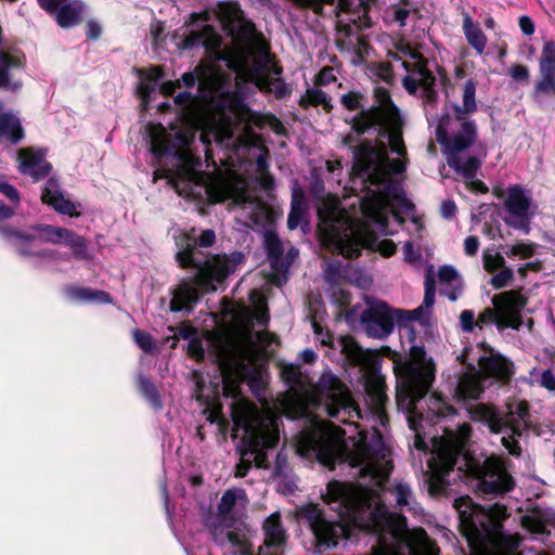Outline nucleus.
<instances>
[{"label":"nucleus","instance_id":"18","mask_svg":"<svg viewBox=\"0 0 555 555\" xmlns=\"http://www.w3.org/2000/svg\"><path fill=\"white\" fill-rule=\"evenodd\" d=\"M412 362L406 369L404 385L409 397V412L416 414L418 404L431 388L435 380L436 367L423 347L411 348Z\"/></svg>","mask_w":555,"mask_h":555},{"label":"nucleus","instance_id":"56","mask_svg":"<svg viewBox=\"0 0 555 555\" xmlns=\"http://www.w3.org/2000/svg\"><path fill=\"white\" fill-rule=\"evenodd\" d=\"M334 81H336V76L332 67L322 68L317 77V85L319 86H327Z\"/></svg>","mask_w":555,"mask_h":555},{"label":"nucleus","instance_id":"44","mask_svg":"<svg viewBox=\"0 0 555 555\" xmlns=\"http://www.w3.org/2000/svg\"><path fill=\"white\" fill-rule=\"evenodd\" d=\"M264 246L270 259L271 266L275 269L280 266L281 257L283 256L284 247L279 236L275 233L267 232L264 235Z\"/></svg>","mask_w":555,"mask_h":555},{"label":"nucleus","instance_id":"57","mask_svg":"<svg viewBox=\"0 0 555 555\" xmlns=\"http://www.w3.org/2000/svg\"><path fill=\"white\" fill-rule=\"evenodd\" d=\"M299 251L295 247H291L286 254L285 257H281L280 266L276 267V270H287L291 264L295 261V259L298 257Z\"/></svg>","mask_w":555,"mask_h":555},{"label":"nucleus","instance_id":"30","mask_svg":"<svg viewBox=\"0 0 555 555\" xmlns=\"http://www.w3.org/2000/svg\"><path fill=\"white\" fill-rule=\"evenodd\" d=\"M248 503L246 492L241 488L228 489L218 504V514L223 521L234 520Z\"/></svg>","mask_w":555,"mask_h":555},{"label":"nucleus","instance_id":"19","mask_svg":"<svg viewBox=\"0 0 555 555\" xmlns=\"http://www.w3.org/2000/svg\"><path fill=\"white\" fill-rule=\"evenodd\" d=\"M403 53L408 55L412 62H403V66L408 72L402 79V86L408 93L418 95L425 105L436 103L438 92L436 90V76L428 68V61L411 47H405Z\"/></svg>","mask_w":555,"mask_h":555},{"label":"nucleus","instance_id":"45","mask_svg":"<svg viewBox=\"0 0 555 555\" xmlns=\"http://www.w3.org/2000/svg\"><path fill=\"white\" fill-rule=\"evenodd\" d=\"M540 74L555 75V42L548 40L544 43L540 57Z\"/></svg>","mask_w":555,"mask_h":555},{"label":"nucleus","instance_id":"40","mask_svg":"<svg viewBox=\"0 0 555 555\" xmlns=\"http://www.w3.org/2000/svg\"><path fill=\"white\" fill-rule=\"evenodd\" d=\"M553 96H555V75L541 74L533 91L534 101L540 106H543L545 104V99Z\"/></svg>","mask_w":555,"mask_h":555},{"label":"nucleus","instance_id":"37","mask_svg":"<svg viewBox=\"0 0 555 555\" xmlns=\"http://www.w3.org/2000/svg\"><path fill=\"white\" fill-rule=\"evenodd\" d=\"M68 296L79 302L111 304L112 297L104 291H96L87 287H72L67 291Z\"/></svg>","mask_w":555,"mask_h":555},{"label":"nucleus","instance_id":"9","mask_svg":"<svg viewBox=\"0 0 555 555\" xmlns=\"http://www.w3.org/2000/svg\"><path fill=\"white\" fill-rule=\"evenodd\" d=\"M318 216L322 242L333 253L353 258L360 255L362 248H376V237L369 227L354 222L340 209L337 197L323 198L318 206Z\"/></svg>","mask_w":555,"mask_h":555},{"label":"nucleus","instance_id":"52","mask_svg":"<svg viewBox=\"0 0 555 555\" xmlns=\"http://www.w3.org/2000/svg\"><path fill=\"white\" fill-rule=\"evenodd\" d=\"M513 270L504 267L499 273L491 278L490 284L493 286V288L501 289L513 280Z\"/></svg>","mask_w":555,"mask_h":555},{"label":"nucleus","instance_id":"49","mask_svg":"<svg viewBox=\"0 0 555 555\" xmlns=\"http://www.w3.org/2000/svg\"><path fill=\"white\" fill-rule=\"evenodd\" d=\"M151 36L154 50L162 56L160 50L166 48L168 40V34L165 33V24L160 21L153 22L151 25Z\"/></svg>","mask_w":555,"mask_h":555},{"label":"nucleus","instance_id":"34","mask_svg":"<svg viewBox=\"0 0 555 555\" xmlns=\"http://www.w3.org/2000/svg\"><path fill=\"white\" fill-rule=\"evenodd\" d=\"M366 393L370 399V404L372 405V411L380 420V423L384 424L386 418L383 411L384 402L386 400V395L384 392V380L379 376L371 378L366 383Z\"/></svg>","mask_w":555,"mask_h":555},{"label":"nucleus","instance_id":"43","mask_svg":"<svg viewBox=\"0 0 555 555\" xmlns=\"http://www.w3.org/2000/svg\"><path fill=\"white\" fill-rule=\"evenodd\" d=\"M140 392L145 397L154 410H162L163 403L155 385L144 375L138 376Z\"/></svg>","mask_w":555,"mask_h":555},{"label":"nucleus","instance_id":"42","mask_svg":"<svg viewBox=\"0 0 555 555\" xmlns=\"http://www.w3.org/2000/svg\"><path fill=\"white\" fill-rule=\"evenodd\" d=\"M305 199L301 193H294L292 207L287 218V225L291 230L297 229L305 219Z\"/></svg>","mask_w":555,"mask_h":555},{"label":"nucleus","instance_id":"55","mask_svg":"<svg viewBox=\"0 0 555 555\" xmlns=\"http://www.w3.org/2000/svg\"><path fill=\"white\" fill-rule=\"evenodd\" d=\"M0 193H2L16 205L20 203V194L17 190L3 178H0Z\"/></svg>","mask_w":555,"mask_h":555},{"label":"nucleus","instance_id":"13","mask_svg":"<svg viewBox=\"0 0 555 555\" xmlns=\"http://www.w3.org/2000/svg\"><path fill=\"white\" fill-rule=\"evenodd\" d=\"M175 188L178 195L186 198L206 197L211 204L230 201V205L246 210L251 221H257L264 210L263 203L248 191L243 180H215L205 184L194 179H182L176 166Z\"/></svg>","mask_w":555,"mask_h":555},{"label":"nucleus","instance_id":"23","mask_svg":"<svg viewBox=\"0 0 555 555\" xmlns=\"http://www.w3.org/2000/svg\"><path fill=\"white\" fill-rule=\"evenodd\" d=\"M236 347L223 351L217 366L220 373L219 380L215 385L214 396L222 393L224 397L236 398L238 395V380L243 378L245 371L244 359Z\"/></svg>","mask_w":555,"mask_h":555},{"label":"nucleus","instance_id":"29","mask_svg":"<svg viewBox=\"0 0 555 555\" xmlns=\"http://www.w3.org/2000/svg\"><path fill=\"white\" fill-rule=\"evenodd\" d=\"M18 162L20 171L30 176L35 181L43 179L51 170V165L44 159L43 154L31 149H21Z\"/></svg>","mask_w":555,"mask_h":555},{"label":"nucleus","instance_id":"63","mask_svg":"<svg viewBox=\"0 0 555 555\" xmlns=\"http://www.w3.org/2000/svg\"><path fill=\"white\" fill-rule=\"evenodd\" d=\"M37 256L50 259V260H63L67 261L69 259V256L67 254H60L56 250L53 249H43L40 253L36 254Z\"/></svg>","mask_w":555,"mask_h":555},{"label":"nucleus","instance_id":"51","mask_svg":"<svg viewBox=\"0 0 555 555\" xmlns=\"http://www.w3.org/2000/svg\"><path fill=\"white\" fill-rule=\"evenodd\" d=\"M363 94L359 91H349L340 96V102L348 111L362 108Z\"/></svg>","mask_w":555,"mask_h":555},{"label":"nucleus","instance_id":"27","mask_svg":"<svg viewBox=\"0 0 555 555\" xmlns=\"http://www.w3.org/2000/svg\"><path fill=\"white\" fill-rule=\"evenodd\" d=\"M264 543L259 547L258 555H282L281 547L286 542L285 529L279 513L271 514L263 522Z\"/></svg>","mask_w":555,"mask_h":555},{"label":"nucleus","instance_id":"25","mask_svg":"<svg viewBox=\"0 0 555 555\" xmlns=\"http://www.w3.org/2000/svg\"><path fill=\"white\" fill-rule=\"evenodd\" d=\"M40 233L39 240L43 243L64 244L72 249V256L78 260L91 258L87 241L72 230L50 224H41L35 228Z\"/></svg>","mask_w":555,"mask_h":555},{"label":"nucleus","instance_id":"54","mask_svg":"<svg viewBox=\"0 0 555 555\" xmlns=\"http://www.w3.org/2000/svg\"><path fill=\"white\" fill-rule=\"evenodd\" d=\"M460 324H461V328L464 332H467V333L473 332L475 326L478 325L477 321H475L474 311L463 310L460 314Z\"/></svg>","mask_w":555,"mask_h":555},{"label":"nucleus","instance_id":"46","mask_svg":"<svg viewBox=\"0 0 555 555\" xmlns=\"http://www.w3.org/2000/svg\"><path fill=\"white\" fill-rule=\"evenodd\" d=\"M339 346L346 357L356 364H361L364 360L363 349L350 337L339 339Z\"/></svg>","mask_w":555,"mask_h":555},{"label":"nucleus","instance_id":"61","mask_svg":"<svg viewBox=\"0 0 555 555\" xmlns=\"http://www.w3.org/2000/svg\"><path fill=\"white\" fill-rule=\"evenodd\" d=\"M339 269H340L339 264L330 263L324 271V278H325L326 282H328L331 284L338 283L339 275H340Z\"/></svg>","mask_w":555,"mask_h":555},{"label":"nucleus","instance_id":"36","mask_svg":"<svg viewBox=\"0 0 555 555\" xmlns=\"http://www.w3.org/2000/svg\"><path fill=\"white\" fill-rule=\"evenodd\" d=\"M463 31L467 42L478 54H482L487 46V38L479 25L474 23L468 14H465L463 20Z\"/></svg>","mask_w":555,"mask_h":555},{"label":"nucleus","instance_id":"8","mask_svg":"<svg viewBox=\"0 0 555 555\" xmlns=\"http://www.w3.org/2000/svg\"><path fill=\"white\" fill-rule=\"evenodd\" d=\"M183 250L176 253V262L182 268H192L194 279L192 282H181L176 286V312L189 309V306L198 299V288L216 291L214 283H221L229 274L234 272L236 264L242 261V254L227 256H212L205 261L195 256L197 246L210 247L216 241L212 230H204L198 241L185 237Z\"/></svg>","mask_w":555,"mask_h":555},{"label":"nucleus","instance_id":"1","mask_svg":"<svg viewBox=\"0 0 555 555\" xmlns=\"http://www.w3.org/2000/svg\"><path fill=\"white\" fill-rule=\"evenodd\" d=\"M357 135H374V140L356 141L352 134L343 139V144L351 149L353 156L354 181L360 180L365 193L360 197L362 214L367 222L385 231L388 209L393 201L401 197V189L391 173H402L406 169V149L403 141V119L395 105L389 91L384 87L374 88V104L361 109L350 121Z\"/></svg>","mask_w":555,"mask_h":555},{"label":"nucleus","instance_id":"58","mask_svg":"<svg viewBox=\"0 0 555 555\" xmlns=\"http://www.w3.org/2000/svg\"><path fill=\"white\" fill-rule=\"evenodd\" d=\"M509 75L516 81H527L529 78V70L526 66L517 64L509 68Z\"/></svg>","mask_w":555,"mask_h":555},{"label":"nucleus","instance_id":"62","mask_svg":"<svg viewBox=\"0 0 555 555\" xmlns=\"http://www.w3.org/2000/svg\"><path fill=\"white\" fill-rule=\"evenodd\" d=\"M479 248V240L477 236H467L464 241V251L467 256H475Z\"/></svg>","mask_w":555,"mask_h":555},{"label":"nucleus","instance_id":"15","mask_svg":"<svg viewBox=\"0 0 555 555\" xmlns=\"http://www.w3.org/2000/svg\"><path fill=\"white\" fill-rule=\"evenodd\" d=\"M173 121H167V127L160 122H147L144 127L143 139L151 153V163L155 168L154 181L165 180L167 186L173 185V145L170 130Z\"/></svg>","mask_w":555,"mask_h":555},{"label":"nucleus","instance_id":"38","mask_svg":"<svg viewBox=\"0 0 555 555\" xmlns=\"http://www.w3.org/2000/svg\"><path fill=\"white\" fill-rule=\"evenodd\" d=\"M214 541L221 546L241 547L245 543V538L241 533L230 530L227 526H215L211 529Z\"/></svg>","mask_w":555,"mask_h":555},{"label":"nucleus","instance_id":"12","mask_svg":"<svg viewBox=\"0 0 555 555\" xmlns=\"http://www.w3.org/2000/svg\"><path fill=\"white\" fill-rule=\"evenodd\" d=\"M435 281L427 276L423 304L413 310L395 309L382 300L365 296L366 308L360 315L361 327L369 337L385 339L393 332L396 324L401 327L408 326L412 321L424 322L427 319L426 311L435 304Z\"/></svg>","mask_w":555,"mask_h":555},{"label":"nucleus","instance_id":"50","mask_svg":"<svg viewBox=\"0 0 555 555\" xmlns=\"http://www.w3.org/2000/svg\"><path fill=\"white\" fill-rule=\"evenodd\" d=\"M483 268L488 272H493L498 269H503L505 267V259L499 253H491L489 250L483 251L482 255Z\"/></svg>","mask_w":555,"mask_h":555},{"label":"nucleus","instance_id":"3","mask_svg":"<svg viewBox=\"0 0 555 555\" xmlns=\"http://www.w3.org/2000/svg\"><path fill=\"white\" fill-rule=\"evenodd\" d=\"M358 435L347 441L343 429L333 423L318 422L313 429L301 433L298 451L302 455H314L331 469L336 463H348L358 467L361 476L382 478L384 470L379 461H386L388 455L383 436L374 430L367 441L361 431Z\"/></svg>","mask_w":555,"mask_h":555},{"label":"nucleus","instance_id":"17","mask_svg":"<svg viewBox=\"0 0 555 555\" xmlns=\"http://www.w3.org/2000/svg\"><path fill=\"white\" fill-rule=\"evenodd\" d=\"M137 95L140 100L141 115L152 109L168 113L171 109L173 81L165 79L164 72L158 66L137 69Z\"/></svg>","mask_w":555,"mask_h":555},{"label":"nucleus","instance_id":"53","mask_svg":"<svg viewBox=\"0 0 555 555\" xmlns=\"http://www.w3.org/2000/svg\"><path fill=\"white\" fill-rule=\"evenodd\" d=\"M247 340L250 345L267 348L274 340V336L269 332L258 331L256 333H250Z\"/></svg>","mask_w":555,"mask_h":555},{"label":"nucleus","instance_id":"39","mask_svg":"<svg viewBox=\"0 0 555 555\" xmlns=\"http://www.w3.org/2000/svg\"><path fill=\"white\" fill-rule=\"evenodd\" d=\"M455 409L448 404L446 400L437 395L433 393L427 401V418L430 421L436 417L437 420L455 415Z\"/></svg>","mask_w":555,"mask_h":555},{"label":"nucleus","instance_id":"20","mask_svg":"<svg viewBox=\"0 0 555 555\" xmlns=\"http://www.w3.org/2000/svg\"><path fill=\"white\" fill-rule=\"evenodd\" d=\"M297 518L312 532L318 553L336 546L338 540L346 533V527L339 521L328 519L318 504L298 508Z\"/></svg>","mask_w":555,"mask_h":555},{"label":"nucleus","instance_id":"21","mask_svg":"<svg viewBox=\"0 0 555 555\" xmlns=\"http://www.w3.org/2000/svg\"><path fill=\"white\" fill-rule=\"evenodd\" d=\"M493 308L485 309L477 319L479 324H496L499 328L512 327L519 330L520 312L527 305V298L518 292L508 291L494 295L491 299Z\"/></svg>","mask_w":555,"mask_h":555},{"label":"nucleus","instance_id":"31","mask_svg":"<svg viewBox=\"0 0 555 555\" xmlns=\"http://www.w3.org/2000/svg\"><path fill=\"white\" fill-rule=\"evenodd\" d=\"M438 280L440 284V294L448 297L451 301L457 300L462 293V279L459 272L452 266H442L438 270Z\"/></svg>","mask_w":555,"mask_h":555},{"label":"nucleus","instance_id":"33","mask_svg":"<svg viewBox=\"0 0 555 555\" xmlns=\"http://www.w3.org/2000/svg\"><path fill=\"white\" fill-rule=\"evenodd\" d=\"M83 9L85 4L81 0H72L63 3L56 12L52 13L61 27H72L81 21Z\"/></svg>","mask_w":555,"mask_h":555},{"label":"nucleus","instance_id":"64","mask_svg":"<svg viewBox=\"0 0 555 555\" xmlns=\"http://www.w3.org/2000/svg\"><path fill=\"white\" fill-rule=\"evenodd\" d=\"M456 212V205L453 201H443L440 206V214L446 219H451Z\"/></svg>","mask_w":555,"mask_h":555},{"label":"nucleus","instance_id":"41","mask_svg":"<svg viewBox=\"0 0 555 555\" xmlns=\"http://www.w3.org/2000/svg\"><path fill=\"white\" fill-rule=\"evenodd\" d=\"M299 104L305 108L310 105H322L326 112H331L333 108L331 98L327 93L317 88L307 89L306 93L301 96Z\"/></svg>","mask_w":555,"mask_h":555},{"label":"nucleus","instance_id":"5","mask_svg":"<svg viewBox=\"0 0 555 555\" xmlns=\"http://www.w3.org/2000/svg\"><path fill=\"white\" fill-rule=\"evenodd\" d=\"M327 503H338L339 516L356 526L378 535L374 555H402L399 546L405 542L406 519L402 515L389 513L387 507L366 493L353 490L339 482L327 486Z\"/></svg>","mask_w":555,"mask_h":555},{"label":"nucleus","instance_id":"28","mask_svg":"<svg viewBox=\"0 0 555 555\" xmlns=\"http://www.w3.org/2000/svg\"><path fill=\"white\" fill-rule=\"evenodd\" d=\"M42 202L52 206L55 211L62 215H68L70 217H79L80 211L77 209L81 207L79 203H74L66 198L64 193L61 191L59 180L50 178L42 191Z\"/></svg>","mask_w":555,"mask_h":555},{"label":"nucleus","instance_id":"47","mask_svg":"<svg viewBox=\"0 0 555 555\" xmlns=\"http://www.w3.org/2000/svg\"><path fill=\"white\" fill-rule=\"evenodd\" d=\"M391 493L395 496L397 506L413 508L412 504L414 502V498L411 487L406 482H397L391 489Z\"/></svg>","mask_w":555,"mask_h":555},{"label":"nucleus","instance_id":"60","mask_svg":"<svg viewBox=\"0 0 555 555\" xmlns=\"http://www.w3.org/2000/svg\"><path fill=\"white\" fill-rule=\"evenodd\" d=\"M540 385L550 391L555 390V374L551 370L541 373Z\"/></svg>","mask_w":555,"mask_h":555},{"label":"nucleus","instance_id":"14","mask_svg":"<svg viewBox=\"0 0 555 555\" xmlns=\"http://www.w3.org/2000/svg\"><path fill=\"white\" fill-rule=\"evenodd\" d=\"M446 433V440L437 447L435 455L428 462L430 468L428 490L431 495L444 494L449 485L446 478L465 447L470 434V426L464 423L457 426L456 431L448 429Z\"/></svg>","mask_w":555,"mask_h":555},{"label":"nucleus","instance_id":"26","mask_svg":"<svg viewBox=\"0 0 555 555\" xmlns=\"http://www.w3.org/2000/svg\"><path fill=\"white\" fill-rule=\"evenodd\" d=\"M23 55L0 49V90L16 92L22 88Z\"/></svg>","mask_w":555,"mask_h":555},{"label":"nucleus","instance_id":"2","mask_svg":"<svg viewBox=\"0 0 555 555\" xmlns=\"http://www.w3.org/2000/svg\"><path fill=\"white\" fill-rule=\"evenodd\" d=\"M480 371L463 374L455 388L454 397L466 405L472 420L481 422L494 434H502L501 442L513 456L521 454L518 439L529 427V406L525 401H513L506 404L505 410L498 411L483 403H472L480 398L489 377L501 382H508L514 375V364L508 359L492 350L479 357Z\"/></svg>","mask_w":555,"mask_h":555},{"label":"nucleus","instance_id":"24","mask_svg":"<svg viewBox=\"0 0 555 555\" xmlns=\"http://www.w3.org/2000/svg\"><path fill=\"white\" fill-rule=\"evenodd\" d=\"M505 207L513 218L512 220H506V223L528 234L530 232L529 222L534 215V206L530 192L519 185L509 186L505 199Z\"/></svg>","mask_w":555,"mask_h":555},{"label":"nucleus","instance_id":"48","mask_svg":"<svg viewBox=\"0 0 555 555\" xmlns=\"http://www.w3.org/2000/svg\"><path fill=\"white\" fill-rule=\"evenodd\" d=\"M132 337L145 353H155L159 350L157 341L146 332L135 328L132 331Z\"/></svg>","mask_w":555,"mask_h":555},{"label":"nucleus","instance_id":"4","mask_svg":"<svg viewBox=\"0 0 555 555\" xmlns=\"http://www.w3.org/2000/svg\"><path fill=\"white\" fill-rule=\"evenodd\" d=\"M282 377L288 385V393L280 403L285 416L306 417L310 408L323 405L328 416L345 424H354V418H363L350 392L335 375L324 373L311 385L299 366L289 364L282 369Z\"/></svg>","mask_w":555,"mask_h":555},{"label":"nucleus","instance_id":"59","mask_svg":"<svg viewBox=\"0 0 555 555\" xmlns=\"http://www.w3.org/2000/svg\"><path fill=\"white\" fill-rule=\"evenodd\" d=\"M517 254L520 258H530L535 253L537 245L534 243L519 242L516 244Z\"/></svg>","mask_w":555,"mask_h":555},{"label":"nucleus","instance_id":"7","mask_svg":"<svg viewBox=\"0 0 555 555\" xmlns=\"http://www.w3.org/2000/svg\"><path fill=\"white\" fill-rule=\"evenodd\" d=\"M221 38L209 27L205 28V34L199 38V42L206 48L210 62H202L195 69V74L186 73L182 76V80L186 87H192L198 82V89L203 92V98L214 102L216 99L222 100L221 122L214 126L211 134L214 138L223 143L233 138V121L235 118L243 121L248 118L249 111L238 96L232 91L231 76L225 74L214 57V48L211 40L214 37ZM220 50L227 51L228 49Z\"/></svg>","mask_w":555,"mask_h":555},{"label":"nucleus","instance_id":"32","mask_svg":"<svg viewBox=\"0 0 555 555\" xmlns=\"http://www.w3.org/2000/svg\"><path fill=\"white\" fill-rule=\"evenodd\" d=\"M2 103L0 102V112ZM24 137L20 118L13 113H0V142L16 144Z\"/></svg>","mask_w":555,"mask_h":555},{"label":"nucleus","instance_id":"35","mask_svg":"<svg viewBox=\"0 0 555 555\" xmlns=\"http://www.w3.org/2000/svg\"><path fill=\"white\" fill-rule=\"evenodd\" d=\"M2 237L12 244L16 251L22 256L35 255L28 248L34 242L35 236L30 233L21 232L9 227H0Z\"/></svg>","mask_w":555,"mask_h":555},{"label":"nucleus","instance_id":"10","mask_svg":"<svg viewBox=\"0 0 555 555\" xmlns=\"http://www.w3.org/2000/svg\"><path fill=\"white\" fill-rule=\"evenodd\" d=\"M236 426L244 430V440L248 449L242 451L241 462L236 465L235 476L245 477L255 462L263 465L264 450L276 446L280 439V418L270 410L261 413L249 403H244L241 411H233Z\"/></svg>","mask_w":555,"mask_h":555},{"label":"nucleus","instance_id":"11","mask_svg":"<svg viewBox=\"0 0 555 555\" xmlns=\"http://www.w3.org/2000/svg\"><path fill=\"white\" fill-rule=\"evenodd\" d=\"M214 57L224 60L227 67L234 74L235 86L242 82H251L258 89L272 92L278 98L291 93L288 86L279 76L282 70L254 59V49L247 46H237L232 50H220V40L216 36L211 40Z\"/></svg>","mask_w":555,"mask_h":555},{"label":"nucleus","instance_id":"6","mask_svg":"<svg viewBox=\"0 0 555 555\" xmlns=\"http://www.w3.org/2000/svg\"><path fill=\"white\" fill-rule=\"evenodd\" d=\"M477 108L476 82L468 79L462 87V105L453 104L454 114L442 115L436 127V140L443 146L448 166L465 179L475 177L487 154L483 147L478 155L469 152L477 141V126L468 116Z\"/></svg>","mask_w":555,"mask_h":555},{"label":"nucleus","instance_id":"16","mask_svg":"<svg viewBox=\"0 0 555 555\" xmlns=\"http://www.w3.org/2000/svg\"><path fill=\"white\" fill-rule=\"evenodd\" d=\"M463 518L469 520L476 530H481L483 538L494 546H502L505 535L501 521L507 517L504 505L494 503L486 506L474 504L470 498H461L454 502Z\"/></svg>","mask_w":555,"mask_h":555},{"label":"nucleus","instance_id":"22","mask_svg":"<svg viewBox=\"0 0 555 555\" xmlns=\"http://www.w3.org/2000/svg\"><path fill=\"white\" fill-rule=\"evenodd\" d=\"M473 469L478 489L485 494H504L514 488L513 477L498 457H487Z\"/></svg>","mask_w":555,"mask_h":555}]
</instances>
